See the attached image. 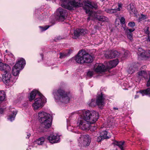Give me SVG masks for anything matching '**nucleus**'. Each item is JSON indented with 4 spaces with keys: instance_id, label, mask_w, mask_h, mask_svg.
Wrapping results in <instances>:
<instances>
[{
    "instance_id": "obj_56",
    "label": "nucleus",
    "mask_w": 150,
    "mask_h": 150,
    "mask_svg": "<svg viewBox=\"0 0 150 150\" xmlns=\"http://www.w3.org/2000/svg\"><path fill=\"white\" fill-rule=\"evenodd\" d=\"M40 19L41 20H44V18H42V16H40Z\"/></svg>"
},
{
    "instance_id": "obj_12",
    "label": "nucleus",
    "mask_w": 150,
    "mask_h": 150,
    "mask_svg": "<svg viewBox=\"0 0 150 150\" xmlns=\"http://www.w3.org/2000/svg\"><path fill=\"white\" fill-rule=\"evenodd\" d=\"M56 18L59 21H63L65 18L66 16L65 10L61 8H58L56 12Z\"/></svg>"
},
{
    "instance_id": "obj_35",
    "label": "nucleus",
    "mask_w": 150,
    "mask_h": 150,
    "mask_svg": "<svg viewBox=\"0 0 150 150\" xmlns=\"http://www.w3.org/2000/svg\"><path fill=\"white\" fill-rule=\"evenodd\" d=\"M67 129L68 130L70 131L74 132V129L75 128L74 127L72 126H71V125H69L68 124V123L67 122Z\"/></svg>"
},
{
    "instance_id": "obj_54",
    "label": "nucleus",
    "mask_w": 150,
    "mask_h": 150,
    "mask_svg": "<svg viewBox=\"0 0 150 150\" xmlns=\"http://www.w3.org/2000/svg\"><path fill=\"white\" fill-rule=\"evenodd\" d=\"M139 97V96L138 95H136L135 96L134 98L135 99H136L137 98H138Z\"/></svg>"
},
{
    "instance_id": "obj_53",
    "label": "nucleus",
    "mask_w": 150,
    "mask_h": 150,
    "mask_svg": "<svg viewBox=\"0 0 150 150\" xmlns=\"http://www.w3.org/2000/svg\"><path fill=\"white\" fill-rule=\"evenodd\" d=\"M62 39V38H61L60 36H59L57 38V39L58 40H60Z\"/></svg>"
},
{
    "instance_id": "obj_39",
    "label": "nucleus",
    "mask_w": 150,
    "mask_h": 150,
    "mask_svg": "<svg viewBox=\"0 0 150 150\" xmlns=\"http://www.w3.org/2000/svg\"><path fill=\"white\" fill-rule=\"evenodd\" d=\"M6 94H0V101H2L5 99Z\"/></svg>"
},
{
    "instance_id": "obj_4",
    "label": "nucleus",
    "mask_w": 150,
    "mask_h": 150,
    "mask_svg": "<svg viewBox=\"0 0 150 150\" xmlns=\"http://www.w3.org/2000/svg\"><path fill=\"white\" fill-rule=\"evenodd\" d=\"M38 118L42 126L46 129L49 128L51 125L52 120L51 115L45 112L38 113Z\"/></svg>"
},
{
    "instance_id": "obj_18",
    "label": "nucleus",
    "mask_w": 150,
    "mask_h": 150,
    "mask_svg": "<svg viewBox=\"0 0 150 150\" xmlns=\"http://www.w3.org/2000/svg\"><path fill=\"white\" fill-rule=\"evenodd\" d=\"M123 28L125 31L126 33L127 34V36L128 39L132 41V40L133 34L132 32L135 30L134 28L132 29H128L127 28L126 26L123 27Z\"/></svg>"
},
{
    "instance_id": "obj_1",
    "label": "nucleus",
    "mask_w": 150,
    "mask_h": 150,
    "mask_svg": "<svg viewBox=\"0 0 150 150\" xmlns=\"http://www.w3.org/2000/svg\"><path fill=\"white\" fill-rule=\"evenodd\" d=\"M76 113L86 120L90 124L95 123L99 118L98 113L95 111H90L86 110H80L77 111Z\"/></svg>"
},
{
    "instance_id": "obj_13",
    "label": "nucleus",
    "mask_w": 150,
    "mask_h": 150,
    "mask_svg": "<svg viewBox=\"0 0 150 150\" xmlns=\"http://www.w3.org/2000/svg\"><path fill=\"white\" fill-rule=\"evenodd\" d=\"M95 71L97 72L103 73L106 72L108 69L107 67L101 64H96L94 67Z\"/></svg>"
},
{
    "instance_id": "obj_38",
    "label": "nucleus",
    "mask_w": 150,
    "mask_h": 150,
    "mask_svg": "<svg viewBox=\"0 0 150 150\" xmlns=\"http://www.w3.org/2000/svg\"><path fill=\"white\" fill-rule=\"evenodd\" d=\"M94 73V71H88L87 74V75L88 76L91 77L92 76Z\"/></svg>"
},
{
    "instance_id": "obj_41",
    "label": "nucleus",
    "mask_w": 150,
    "mask_h": 150,
    "mask_svg": "<svg viewBox=\"0 0 150 150\" xmlns=\"http://www.w3.org/2000/svg\"><path fill=\"white\" fill-rule=\"evenodd\" d=\"M30 94H41L39 91L36 89H34Z\"/></svg>"
},
{
    "instance_id": "obj_29",
    "label": "nucleus",
    "mask_w": 150,
    "mask_h": 150,
    "mask_svg": "<svg viewBox=\"0 0 150 150\" xmlns=\"http://www.w3.org/2000/svg\"><path fill=\"white\" fill-rule=\"evenodd\" d=\"M135 69V68L134 67L130 66L128 69L127 72L129 74H132L134 72Z\"/></svg>"
},
{
    "instance_id": "obj_57",
    "label": "nucleus",
    "mask_w": 150,
    "mask_h": 150,
    "mask_svg": "<svg viewBox=\"0 0 150 150\" xmlns=\"http://www.w3.org/2000/svg\"><path fill=\"white\" fill-rule=\"evenodd\" d=\"M147 97H150V94H145Z\"/></svg>"
},
{
    "instance_id": "obj_45",
    "label": "nucleus",
    "mask_w": 150,
    "mask_h": 150,
    "mask_svg": "<svg viewBox=\"0 0 150 150\" xmlns=\"http://www.w3.org/2000/svg\"><path fill=\"white\" fill-rule=\"evenodd\" d=\"M149 27H147L146 28V29L145 30V33L146 34L148 35H149L150 33V32L149 31Z\"/></svg>"
},
{
    "instance_id": "obj_37",
    "label": "nucleus",
    "mask_w": 150,
    "mask_h": 150,
    "mask_svg": "<svg viewBox=\"0 0 150 150\" xmlns=\"http://www.w3.org/2000/svg\"><path fill=\"white\" fill-rule=\"evenodd\" d=\"M59 58L61 59H63L65 58L67 55V54L64 53H60L59 54Z\"/></svg>"
},
{
    "instance_id": "obj_40",
    "label": "nucleus",
    "mask_w": 150,
    "mask_h": 150,
    "mask_svg": "<svg viewBox=\"0 0 150 150\" xmlns=\"http://www.w3.org/2000/svg\"><path fill=\"white\" fill-rule=\"evenodd\" d=\"M128 25L130 27L133 28L135 26V23L134 22H131L129 23Z\"/></svg>"
},
{
    "instance_id": "obj_14",
    "label": "nucleus",
    "mask_w": 150,
    "mask_h": 150,
    "mask_svg": "<svg viewBox=\"0 0 150 150\" xmlns=\"http://www.w3.org/2000/svg\"><path fill=\"white\" fill-rule=\"evenodd\" d=\"M47 139L52 144L57 143L60 141L59 136L56 134H53L47 137Z\"/></svg>"
},
{
    "instance_id": "obj_30",
    "label": "nucleus",
    "mask_w": 150,
    "mask_h": 150,
    "mask_svg": "<svg viewBox=\"0 0 150 150\" xmlns=\"http://www.w3.org/2000/svg\"><path fill=\"white\" fill-rule=\"evenodd\" d=\"M141 94H150V88L146 89L141 90L139 92Z\"/></svg>"
},
{
    "instance_id": "obj_59",
    "label": "nucleus",
    "mask_w": 150,
    "mask_h": 150,
    "mask_svg": "<svg viewBox=\"0 0 150 150\" xmlns=\"http://www.w3.org/2000/svg\"><path fill=\"white\" fill-rule=\"evenodd\" d=\"M3 81V78H2L1 77H0V81Z\"/></svg>"
},
{
    "instance_id": "obj_51",
    "label": "nucleus",
    "mask_w": 150,
    "mask_h": 150,
    "mask_svg": "<svg viewBox=\"0 0 150 150\" xmlns=\"http://www.w3.org/2000/svg\"><path fill=\"white\" fill-rule=\"evenodd\" d=\"M129 53L128 52H125L124 53L125 57H127L128 56V54Z\"/></svg>"
},
{
    "instance_id": "obj_62",
    "label": "nucleus",
    "mask_w": 150,
    "mask_h": 150,
    "mask_svg": "<svg viewBox=\"0 0 150 150\" xmlns=\"http://www.w3.org/2000/svg\"><path fill=\"white\" fill-rule=\"evenodd\" d=\"M103 93V92H101V93H100V94H102Z\"/></svg>"
},
{
    "instance_id": "obj_15",
    "label": "nucleus",
    "mask_w": 150,
    "mask_h": 150,
    "mask_svg": "<svg viewBox=\"0 0 150 150\" xmlns=\"http://www.w3.org/2000/svg\"><path fill=\"white\" fill-rule=\"evenodd\" d=\"M138 55L142 57L148 58L150 57V50L145 51L142 48H139L138 49Z\"/></svg>"
},
{
    "instance_id": "obj_3",
    "label": "nucleus",
    "mask_w": 150,
    "mask_h": 150,
    "mask_svg": "<svg viewBox=\"0 0 150 150\" xmlns=\"http://www.w3.org/2000/svg\"><path fill=\"white\" fill-rule=\"evenodd\" d=\"M78 63L82 64L91 63L93 61L92 57L84 50H81L78 52L75 58Z\"/></svg>"
},
{
    "instance_id": "obj_26",
    "label": "nucleus",
    "mask_w": 150,
    "mask_h": 150,
    "mask_svg": "<svg viewBox=\"0 0 150 150\" xmlns=\"http://www.w3.org/2000/svg\"><path fill=\"white\" fill-rule=\"evenodd\" d=\"M79 30L78 29H76L74 30L73 33L72 34V36L73 38L76 39L79 36H80V33H79Z\"/></svg>"
},
{
    "instance_id": "obj_24",
    "label": "nucleus",
    "mask_w": 150,
    "mask_h": 150,
    "mask_svg": "<svg viewBox=\"0 0 150 150\" xmlns=\"http://www.w3.org/2000/svg\"><path fill=\"white\" fill-rule=\"evenodd\" d=\"M124 143V141L118 142L117 141H115L113 142V144L114 145H116L118 146L120 149H122V148L123 147V146Z\"/></svg>"
},
{
    "instance_id": "obj_28",
    "label": "nucleus",
    "mask_w": 150,
    "mask_h": 150,
    "mask_svg": "<svg viewBox=\"0 0 150 150\" xmlns=\"http://www.w3.org/2000/svg\"><path fill=\"white\" fill-rule=\"evenodd\" d=\"M38 94H29L28 96L29 100L31 101L34 99L35 97H38Z\"/></svg>"
},
{
    "instance_id": "obj_6",
    "label": "nucleus",
    "mask_w": 150,
    "mask_h": 150,
    "mask_svg": "<svg viewBox=\"0 0 150 150\" xmlns=\"http://www.w3.org/2000/svg\"><path fill=\"white\" fill-rule=\"evenodd\" d=\"M105 98L103 94H98L96 96V99H92L88 105L89 106L94 107L97 105L99 108L104 107L105 104Z\"/></svg>"
},
{
    "instance_id": "obj_61",
    "label": "nucleus",
    "mask_w": 150,
    "mask_h": 150,
    "mask_svg": "<svg viewBox=\"0 0 150 150\" xmlns=\"http://www.w3.org/2000/svg\"><path fill=\"white\" fill-rule=\"evenodd\" d=\"M47 16H45V18H47Z\"/></svg>"
},
{
    "instance_id": "obj_33",
    "label": "nucleus",
    "mask_w": 150,
    "mask_h": 150,
    "mask_svg": "<svg viewBox=\"0 0 150 150\" xmlns=\"http://www.w3.org/2000/svg\"><path fill=\"white\" fill-rule=\"evenodd\" d=\"M79 30V33H80V35H84L87 33L86 31L83 29H78Z\"/></svg>"
},
{
    "instance_id": "obj_19",
    "label": "nucleus",
    "mask_w": 150,
    "mask_h": 150,
    "mask_svg": "<svg viewBox=\"0 0 150 150\" xmlns=\"http://www.w3.org/2000/svg\"><path fill=\"white\" fill-rule=\"evenodd\" d=\"M118 7L117 8H108L105 9V11L108 13H115L120 11L122 8V4L121 3H118Z\"/></svg>"
},
{
    "instance_id": "obj_25",
    "label": "nucleus",
    "mask_w": 150,
    "mask_h": 150,
    "mask_svg": "<svg viewBox=\"0 0 150 150\" xmlns=\"http://www.w3.org/2000/svg\"><path fill=\"white\" fill-rule=\"evenodd\" d=\"M96 18L99 21L103 22H107L108 21V19L105 16H96Z\"/></svg>"
},
{
    "instance_id": "obj_63",
    "label": "nucleus",
    "mask_w": 150,
    "mask_h": 150,
    "mask_svg": "<svg viewBox=\"0 0 150 150\" xmlns=\"http://www.w3.org/2000/svg\"><path fill=\"white\" fill-rule=\"evenodd\" d=\"M121 150H124L123 147L122 148V149H121Z\"/></svg>"
},
{
    "instance_id": "obj_64",
    "label": "nucleus",
    "mask_w": 150,
    "mask_h": 150,
    "mask_svg": "<svg viewBox=\"0 0 150 150\" xmlns=\"http://www.w3.org/2000/svg\"><path fill=\"white\" fill-rule=\"evenodd\" d=\"M142 96H144V94H142Z\"/></svg>"
},
{
    "instance_id": "obj_48",
    "label": "nucleus",
    "mask_w": 150,
    "mask_h": 150,
    "mask_svg": "<svg viewBox=\"0 0 150 150\" xmlns=\"http://www.w3.org/2000/svg\"><path fill=\"white\" fill-rule=\"evenodd\" d=\"M146 40L147 42H150V36L148 35L147 37L146 38Z\"/></svg>"
},
{
    "instance_id": "obj_58",
    "label": "nucleus",
    "mask_w": 150,
    "mask_h": 150,
    "mask_svg": "<svg viewBox=\"0 0 150 150\" xmlns=\"http://www.w3.org/2000/svg\"><path fill=\"white\" fill-rule=\"evenodd\" d=\"M40 55L42 59L43 57V55L42 54H41Z\"/></svg>"
},
{
    "instance_id": "obj_46",
    "label": "nucleus",
    "mask_w": 150,
    "mask_h": 150,
    "mask_svg": "<svg viewBox=\"0 0 150 150\" xmlns=\"http://www.w3.org/2000/svg\"><path fill=\"white\" fill-rule=\"evenodd\" d=\"M149 78L148 81L147 82L146 86L147 87L150 86V73L149 74Z\"/></svg>"
},
{
    "instance_id": "obj_42",
    "label": "nucleus",
    "mask_w": 150,
    "mask_h": 150,
    "mask_svg": "<svg viewBox=\"0 0 150 150\" xmlns=\"http://www.w3.org/2000/svg\"><path fill=\"white\" fill-rule=\"evenodd\" d=\"M120 21L121 23L122 24H124L125 23V20L123 17H121L120 19Z\"/></svg>"
},
{
    "instance_id": "obj_36",
    "label": "nucleus",
    "mask_w": 150,
    "mask_h": 150,
    "mask_svg": "<svg viewBox=\"0 0 150 150\" xmlns=\"http://www.w3.org/2000/svg\"><path fill=\"white\" fill-rule=\"evenodd\" d=\"M50 27L49 25H46L44 27L40 26L39 28L40 29V30L41 31H45L48 29Z\"/></svg>"
},
{
    "instance_id": "obj_32",
    "label": "nucleus",
    "mask_w": 150,
    "mask_h": 150,
    "mask_svg": "<svg viewBox=\"0 0 150 150\" xmlns=\"http://www.w3.org/2000/svg\"><path fill=\"white\" fill-rule=\"evenodd\" d=\"M138 75L140 76H142L144 78H145L147 75V73L144 71H141L138 73Z\"/></svg>"
},
{
    "instance_id": "obj_22",
    "label": "nucleus",
    "mask_w": 150,
    "mask_h": 150,
    "mask_svg": "<svg viewBox=\"0 0 150 150\" xmlns=\"http://www.w3.org/2000/svg\"><path fill=\"white\" fill-rule=\"evenodd\" d=\"M16 63L18 64L19 67L22 69L25 64V62L23 58H21L18 60V61Z\"/></svg>"
},
{
    "instance_id": "obj_11",
    "label": "nucleus",
    "mask_w": 150,
    "mask_h": 150,
    "mask_svg": "<svg viewBox=\"0 0 150 150\" xmlns=\"http://www.w3.org/2000/svg\"><path fill=\"white\" fill-rule=\"evenodd\" d=\"M79 138L78 139V143L81 146H88L89 145L91 142V139L88 135H85L79 134Z\"/></svg>"
},
{
    "instance_id": "obj_47",
    "label": "nucleus",
    "mask_w": 150,
    "mask_h": 150,
    "mask_svg": "<svg viewBox=\"0 0 150 150\" xmlns=\"http://www.w3.org/2000/svg\"><path fill=\"white\" fill-rule=\"evenodd\" d=\"M26 135L27 136H26V138L28 139L30 137L31 134L30 133L28 132H26Z\"/></svg>"
},
{
    "instance_id": "obj_50",
    "label": "nucleus",
    "mask_w": 150,
    "mask_h": 150,
    "mask_svg": "<svg viewBox=\"0 0 150 150\" xmlns=\"http://www.w3.org/2000/svg\"><path fill=\"white\" fill-rule=\"evenodd\" d=\"M4 111V110L2 108H0V114H2L3 113Z\"/></svg>"
},
{
    "instance_id": "obj_7",
    "label": "nucleus",
    "mask_w": 150,
    "mask_h": 150,
    "mask_svg": "<svg viewBox=\"0 0 150 150\" xmlns=\"http://www.w3.org/2000/svg\"><path fill=\"white\" fill-rule=\"evenodd\" d=\"M64 2L61 4V6L63 8L67 9L69 10L73 9L74 7H79L81 6V2L79 0H74L68 2L67 4L65 3L69 0H62Z\"/></svg>"
},
{
    "instance_id": "obj_20",
    "label": "nucleus",
    "mask_w": 150,
    "mask_h": 150,
    "mask_svg": "<svg viewBox=\"0 0 150 150\" xmlns=\"http://www.w3.org/2000/svg\"><path fill=\"white\" fill-rule=\"evenodd\" d=\"M21 69H22L18 66V64L16 63L13 67L12 69V73L13 75V76L16 77V76L18 75Z\"/></svg>"
},
{
    "instance_id": "obj_23",
    "label": "nucleus",
    "mask_w": 150,
    "mask_h": 150,
    "mask_svg": "<svg viewBox=\"0 0 150 150\" xmlns=\"http://www.w3.org/2000/svg\"><path fill=\"white\" fill-rule=\"evenodd\" d=\"M44 142L45 138L43 137H42L37 139L34 142V143L35 145L37 144L38 145H40L43 144ZM34 146H36L35 145Z\"/></svg>"
},
{
    "instance_id": "obj_17",
    "label": "nucleus",
    "mask_w": 150,
    "mask_h": 150,
    "mask_svg": "<svg viewBox=\"0 0 150 150\" xmlns=\"http://www.w3.org/2000/svg\"><path fill=\"white\" fill-rule=\"evenodd\" d=\"M9 112L8 114V119L11 121L14 120L16 115L17 113V110L14 108L10 107L9 109Z\"/></svg>"
},
{
    "instance_id": "obj_2",
    "label": "nucleus",
    "mask_w": 150,
    "mask_h": 150,
    "mask_svg": "<svg viewBox=\"0 0 150 150\" xmlns=\"http://www.w3.org/2000/svg\"><path fill=\"white\" fill-rule=\"evenodd\" d=\"M1 73L3 77V81L6 85H12L15 82L17 78L15 76H12L10 72L11 70L10 67L8 66H4L3 67H0Z\"/></svg>"
},
{
    "instance_id": "obj_10",
    "label": "nucleus",
    "mask_w": 150,
    "mask_h": 150,
    "mask_svg": "<svg viewBox=\"0 0 150 150\" xmlns=\"http://www.w3.org/2000/svg\"><path fill=\"white\" fill-rule=\"evenodd\" d=\"M79 119L77 122V126L81 129L83 130H87L90 129L93 130L94 129H92L91 127H90V124L87 122L86 120L83 117Z\"/></svg>"
},
{
    "instance_id": "obj_60",
    "label": "nucleus",
    "mask_w": 150,
    "mask_h": 150,
    "mask_svg": "<svg viewBox=\"0 0 150 150\" xmlns=\"http://www.w3.org/2000/svg\"><path fill=\"white\" fill-rule=\"evenodd\" d=\"M113 109L114 110H117L118 109V108H117V107H114L113 108Z\"/></svg>"
},
{
    "instance_id": "obj_52",
    "label": "nucleus",
    "mask_w": 150,
    "mask_h": 150,
    "mask_svg": "<svg viewBox=\"0 0 150 150\" xmlns=\"http://www.w3.org/2000/svg\"><path fill=\"white\" fill-rule=\"evenodd\" d=\"M5 93L4 91H0V94H4Z\"/></svg>"
},
{
    "instance_id": "obj_16",
    "label": "nucleus",
    "mask_w": 150,
    "mask_h": 150,
    "mask_svg": "<svg viewBox=\"0 0 150 150\" xmlns=\"http://www.w3.org/2000/svg\"><path fill=\"white\" fill-rule=\"evenodd\" d=\"M118 54V53L116 51H109L106 52L105 56L107 59H111L115 57Z\"/></svg>"
},
{
    "instance_id": "obj_8",
    "label": "nucleus",
    "mask_w": 150,
    "mask_h": 150,
    "mask_svg": "<svg viewBox=\"0 0 150 150\" xmlns=\"http://www.w3.org/2000/svg\"><path fill=\"white\" fill-rule=\"evenodd\" d=\"M97 7V4L94 2H89L87 4L85 5L84 8L86 10V13L88 14L89 16L88 18V21L90 20L91 17L96 18V13L92 11L91 9L93 8H96Z\"/></svg>"
},
{
    "instance_id": "obj_5",
    "label": "nucleus",
    "mask_w": 150,
    "mask_h": 150,
    "mask_svg": "<svg viewBox=\"0 0 150 150\" xmlns=\"http://www.w3.org/2000/svg\"><path fill=\"white\" fill-rule=\"evenodd\" d=\"M38 97L35 99V102L32 105L34 110L41 109L47 102L46 99L42 94H38Z\"/></svg>"
},
{
    "instance_id": "obj_55",
    "label": "nucleus",
    "mask_w": 150,
    "mask_h": 150,
    "mask_svg": "<svg viewBox=\"0 0 150 150\" xmlns=\"http://www.w3.org/2000/svg\"><path fill=\"white\" fill-rule=\"evenodd\" d=\"M98 13H101L102 12V11H100V10H99V11H98Z\"/></svg>"
},
{
    "instance_id": "obj_21",
    "label": "nucleus",
    "mask_w": 150,
    "mask_h": 150,
    "mask_svg": "<svg viewBox=\"0 0 150 150\" xmlns=\"http://www.w3.org/2000/svg\"><path fill=\"white\" fill-rule=\"evenodd\" d=\"M119 61L117 59H115L110 61L107 66L108 69L112 68L115 67L118 63Z\"/></svg>"
},
{
    "instance_id": "obj_43",
    "label": "nucleus",
    "mask_w": 150,
    "mask_h": 150,
    "mask_svg": "<svg viewBox=\"0 0 150 150\" xmlns=\"http://www.w3.org/2000/svg\"><path fill=\"white\" fill-rule=\"evenodd\" d=\"M103 139H104L103 138V137L101 136H100H100L97 137V140L98 142H99Z\"/></svg>"
},
{
    "instance_id": "obj_34",
    "label": "nucleus",
    "mask_w": 150,
    "mask_h": 150,
    "mask_svg": "<svg viewBox=\"0 0 150 150\" xmlns=\"http://www.w3.org/2000/svg\"><path fill=\"white\" fill-rule=\"evenodd\" d=\"M6 52L7 54L5 55V57L6 58L7 57V56H9L10 57L13 58V59H14V57L13 55L11 54V52H9L7 50H6L5 51Z\"/></svg>"
},
{
    "instance_id": "obj_31",
    "label": "nucleus",
    "mask_w": 150,
    "mask_h": 150,
    "mask_svg": "<svg viewBox=\"0 0 150 150\" xmlns=\"http://www.w3.org/2000/svg\"><path fill=\"white\" fill-rule=\"evenodd\" d=\"M130 11L135 14L136 13V9L134 6V4L131 3L129 5Z\"/></svg>"
},
{
    "instance_id": "obj_9",
    "label": "nucleus",
    "mask_w": 150,
    "mask_h": 150,
    "mask_svg": "<svg viewBox=\"0 0 150 150\" xmlns=\"http://www.w3.org/2000/svg\"><path fill=\"white\" fill-rule=\"evenodd\" d=\"M69 94H54V97L56 102L59 104L64 103H67L69 102Z\"/></svg>"
},
{
    "instance_id": "obj_44",
    "label": "nucleus",
    "mask_w": 150,
    "mask_h": 150,
    "mask_svg": "<svg viewBox=\"0 0 150 150\" xmlns=\"http://www.w3.org/2000/svg\"><path fill=\"white\" fill-rule=\"evenodd\" d=\"M57 92L58 93V94H64V91L61 89H58L57 91Z\"/></svg>"
},
{
    "instance_id": "obj_27",
    "label": "nucleus",
    "mask_w": 150,
    "mask_h": 150,
    "mask_svg": "<svg viewBox=\"0 0 150 150\" xmlns=\"http://www.w3.org/2000/svg\"><path fill=\"white\" fill-rule=\"evenodd\" d=\"M108 132L106 131H104L100 133V136H101L104 139H108L109 137L107 136Z\"/></svg>"
},
{
    "instance_id": "obj_49",
    "label": "nucleus",
    "mask_w": 150,
    "mask_h": 150,
    "mask_svg": "<svg viewBox=\"0 0 150 150\" xmlns=\"http://www.w3.org/2000/svg\"><path fill=\"white\" fill-rule=\"evenodd\" d=\"M91 125V124H90V127H91V128L92 129H94L93 130H91V131H94L96 129V127H95V126H92Z\"/></svg>"
}]
</instances>
